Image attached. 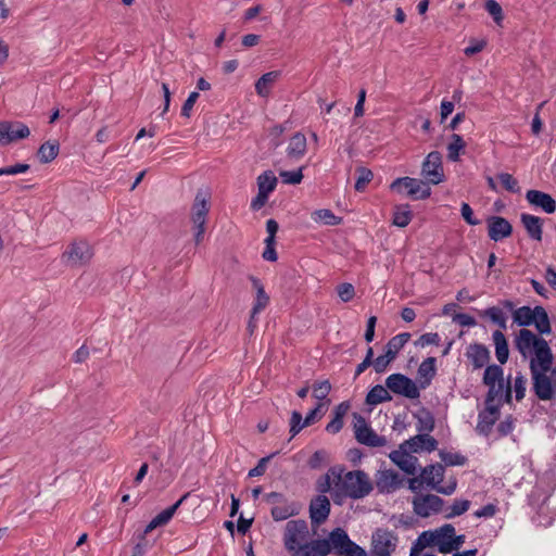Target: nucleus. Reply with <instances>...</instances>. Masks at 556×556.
<instances>
[{
  "mask_svg": "<svg viewBox=\"0 0 556 556\" xmlns=\"http://www.w3.org/2000/svg\"><path fill=\"white\" fill-rule=\"evenodd\" d=\"M330 472L337 479L334 482V501L340 497L359 500L369 495L374 489L368 475L363 470L348 471L342 476L343 469L332 467Z\"/></svg>",
  "mask_w": 556,
  "mask_h": 556,
  "instance_id": "f257e3e1",
  "label": "nucleus"
},
{
  "mask_svg": "<svg viewBox=\"0 0 556 556\" xmlns=\"http://www.w3.org/2000/svg\"><path fill=\"white\" fill-rule=\"evenodd\" d=\"M282 541L291 556H312L316 553L315 540H309L308 525L303 519L286 523Z\"/></svg>",
  "mask_w": 556,
  "mask_h": 556,
  "instance_id": "f03ea898",
  "label": "nucleus"
},
{
  "mask_svg": "<svg viewBox=\"0 0 556 556\" xmlns=\"http://www.w3.org/2000/svg\"><path fill=\"white\" fill-rule=\"evenodd\" d=\"M515 346L523 358L534 354L530 362L546 364L549 357L553 356L547 341L535 336L529 329H521L519 331L515 340Z\"/></svg>",
  "mask_w": 556,
  "mask_h": 556,
  "instance_id": "7ed1b4c3",
  "label": "nucleus"
},
{
  "mask_svg": "<svg viewBox=\"0 0 556 556\" xmlns=\"http://www.w3.org/2000/svg\"><path fill=\"white\" fill-rule=\"evenodd\" d=\"M481 317H488L500 327L498 330H495L492 334V339L495 345V355L500 364H505L509 357V350L507 340L502 330L506 329V316L502 308L497 306H491L483 312L480 313Z\"/></svg>",
  "mask_w": 556,
  "mask_h": 556,
  "instance_id": "20e7f679",
  "label": "nucleus"
},
{
  "mask_svg": "<svg viewBox=\"0 0 556 556\" xmlns=\"http://www.w3.org/2000/svg\"><path fill=\"white\" fill-rule=\"evenodd\" d=\"M514 321L521 327L535 326L540 334H549L552 327L548 315L543 306H521L513 314Z\"/></svg>",
  "mask_w": 556,
  "mask_h": 556,
  "instance_id": "39448f33",
  "label": "nucleus"
},
{
  "mask_svg": "<svg viewBox=\"0 0 556 556\" xmlns=\"http://www.w3.org/2000/svg\"><path fill=\"white\" fill-rule=\"evenodd\" d=\"M546 364L530 362L529 368L532 378V389L539 400L549 401L553 399L554 389L551 378L546 375L553 365V356Z\"/></svg>",
  "mask_w": 556,
  "mask_h": 556,
  "instance_id": "423d86ee",
  "label": "nucleus"
},
{
  "mask_svg": "<svg viewBox=\"0 0 556 556\" xmlns=\"http://www.w3.org/2000/svg\"><path fill=\"white\" fill-rule=\"evenodd\" d=\"M357 545L350 540L348 533L342 528H336L329 533L327 539H315L316 554L319 556H327L331 552L338 555H343L345 549H352Z\"/></svg>",
  "mask_w": 556,
  "mask_h": 556,
  "instance_id": "0eeeda50",
  "label": "nucleus"
},
{
  "mask_svg": "<svg viewBox=\"0 0 556 556\" xmlns=\"http://www.w3.org/2000/svg\"><path fill=\"white\" fill-rule=\"evenodd\" d=\"M93 257V249L85 239H75L68 243L61 255L62 263L68 267H83Z\"/></svg>",
  "mask_w": 556,
  "mask_h": 556,
  "instance_id": "6e6552de",
  "label": "nucleus"
},
{
  "mask_svg": "<svg viewBox=\"0 0 556 556\" xmlns=\"http://www.w3.org/2000/svg\"><path fill=\"white\" fill-rule=\"evenodd\" d=\"M210 212V195L206 191L199 190L191 207V220L194 225V241L199 244L205 233V224Z\"/></svg>",
  "mask_w": 556,
  "mask_h": 556,
  "instance_id": "1a4fd4ad",
  "label": "nucleus"
},
{
  "mask_svg": "<svg viewBox=\"0 0 556 556\" xmlns=\"http://www.w3.org/2000/svg\"><path fill=\"white\" fill-rule=\"evenodd\" d=\"M444 466L441 464L428 465L421 470V478L425 483L432 490L444 495H451L455 492L457 481L455 478L451 479L445 485H441L444 478Z\"/></svg>",
  "mask_w": 556,
  "mask_h": 556,
  "instance_id": "9d476101",
  "label": "nucleus"
},
{
  "mask_svg": "<svg viewBox=\"0 0 556 556\" xmlns=\"http://www.w3.org/2000/svg\"><path fill=\"white\" fill-rule=\"evenodd\" d=\"M390 189L397 193H403L405 190L406 194L415 200H425L431 194V188L428 182L407 176L396 178L390 185Z\"/></svg>",
  "mask_w": 556,
  "mask_h": 556,
  "instance_id": "9b49d317",
  "label": "nucleus"
},
{
  "mask_svg": "<svg viewBox=\"0 0 556 556\" xmlns=\"http://www.w3.org/2000/svg\"><path fill=\"white\" fill-rule=\"evenodd\" d=\"M353 419L354 434L358 443L370 447H381L387 444L386 437L377 434L361 414L354 413Z\"/></svg>",
  "mask_w": 556,
  "mask_h": 556,
  "instance_id": "f8f14e48",
  "label": "nucleus"
},
{
  "mask_svg": "<svg viewBox=\"0 0 556 556\" xmlns=\"http://www.w3.org/2000/svg\"><path fill=\"white\" fill-rule=\"evenodd\" d=\"M386 387L390 392L409 400H416L420 396V388L416 382L400 372L390 375L386 379Z\"/></svg>",
  "mask_w": 556,
  "mask_h": 556,
  "instance_id": "ddd939ff",
  "label": "nucleus"
},
{
  "mask_svg": "<svg viewBox=\"0 0 556 556\" xmlns=\"http://www.w3.org/2000/svg\"><path fill=\"white\" fill-rule=\"evenodd\" d=\"M397 542L399 538L393 531L378 528L372 533V556H391Z\"/></svg>",
  "mask_w": 556,
  "mask_h": 556,
  "instance_id": "4468645a",
  "label": "nucleus"
},
{
  "mask_svg": "<svg viewBox=\"0 0 556 556\" xmlns=\"http://www.w3.org/2000/svg\"><path fill=\"white\" fill-rule=\"evenodd\" d=\"M421 176L432 185L444 181L442 155L439 151H432L426 156L421 166Z\"/></svg>",
  "mask_w": 556,
  "mask_h": 556,
  "instance_id": "2eb2a0df",
  "label": "nucleus"
},
{
  "mask_svg": "<svg viewBox=\"0 0 556 556\" xmlns=\"http://www.w3.org/2000/svg\"><path fill=\"white\" fill-rule=\"evenodd\" d=\"M412 503L414 513L422 518L440 513L444 505V501L434 494L416 495Z\"/></svg>",
  "mask_w": 556,
  "mask_h": 556,
  "instance_id": "dca6fc26",
  "label": "nucleus"
},
{
  "mask_svg": "<svg viewBox=\"0 0 556 556\" xmlns=\"http://www.w3.org/2000/svg\"><path fill=\"white\" fill-rule=\"evenodd\" d=\"M30 135L27 125L22 122H1L0 123V144L7 146L13 141L25 139Z\"/></svg>",
  "mask_w": 556,
  "mask_h": 556,
  "instance_id": "f3484780",
  "label": "nucleus"
},
{
  "mask_svg": "<svg viewBox=\"0 0 556 556\" xmlns=\"http://www.w3.org/2000/svg\"><path fill=\"white\" fill-rule=\"evenodd\" d=\"M501 415V403L500 404H485L484 409L478 414V424L476 431L483 437H489L493 426L497 421Z\"/></svg>",
  "mask_w": 556,
  "mask_h": 556,
  "instance_id": "a211bd4d",
  "label": "nucleus"
},
{
  "mask_svg": "<svg viewBox=\"0 0 556 556\" xmlns=\"http://www.w3.org/2000/svg\"><path fill=\"white\" fill-rule=\"evenodd\" d=\"M330 508V501L326 495L319 494L313 497L308 508L312 526L318 527L324 523L329 517Z\"/></svg>",
  "mask_w": 556,
  "mask_h": 556,
  "instance_id": "6ab92c4d",
  "label": "nucleus"
},
{
  "mask_svg": "<svg viewBox=\"0 0 556 556\" xmlns=\"http://www.w3.org/2000/svg\"><path fill=\"white\" fill-rule=\"evenodd\" d=\"M404 479L392 469L379 470L376 475V486L379 493L390 494L403 485Z\"/></svg>",
  "mask_w": 556,
  "mask_h": 556,
  "instance_id": "aec40b11",
  "label": "nucleus"
},
{
  "mask_svg": "<svg viewBox=\"0 0 556 556\" xmlns=\"http://www.w3.org/2000/svg\"><path fill=\"white\" fill-rule=\"evenodd\" d=\"M410 453L412 452L406 446H403L402 443L399 450L390 453L389 457L405 473L415 475L418 459Z\"/></svg>",
  "mask_w": 556,
  "mask_h": 556,
  "instance_id": "412c9836",
  "label": "nucleus"
},
{
  "mask_svg": "<svg viewBox=\"0 0 556 556\" xmlns=\"http://www.w3.org/2000/svg\"><path fill=\"white\" fill-rule=\"evenodd\" d=\"M488 235L491 240L497 242L509 237L513 232L511 224L502 216H490L486 219Z\"/></svg>",
  "mask_w": 556,
  "mask_h": 556,
  "instance_id": "4be33fe9",
  "label": "nucleus"
},
{
  "mask_svg": "<svg viewBox=\"0 0 556 556\" xmlns=\"http://www.w3.org/2000/svg\"><path fill=\"white\" fill-rule=\"evenodd\" d=\"M526 199L531 205L540 207L547 214H553L556 211V201L551 194L546 192L533 189L528 190L526 193Z\"/></svg>",
  "mask_w": 556,
  "mask_h": 556,
  "instance_id": "5701e85b",
  "label": "nucleus"
},
{
  "mask_svg": "<svg viewBox=\"0 0 556 556\" xmlns=\"http://www.w3.org/2000/svg\"><path fill=\"white\" fill-rule=\"evenodd\" d=\"M403 446H406L412 453H418L420 451L432 452L437 450L438 441L429 434L418 433L405 440Z\"/></svg>",
  "mask_w": 556,
  "mask_h": 556,
  "instance_id": "b1692460",
  "label": "nucleus"
},
{
  "mask_svg": "<svg viewBox=\"0 0 556 556\" xmlns=\"http://www.w3.org/2000/svg\"><path fill=\"white\" fill-rule=\"evenodd\" d=\"M301 505L299 503L286 498L280 504L271 507L270 515L275 521H283L299 515Z\"/></svg>",
  "mask_w": 556,
  "mask_h": 556,
  "instance_id": "393cba45",
  "label": "nucleus"
},
{
  "mask_svg": "<svg viewBox=\"0 0 556 556\" xmlns=\"http://www.w3.org/2000/svg\"><path fill=\"white\" fill-rule=\"evenodd\" d=\"M441 542L438 541V535L434 530H427L419 534L417 540L413 543L409 556H419V554L427 547L437 546L440 552Z\"/></svg>",
  "mask_w": 556,
  "mask_h": 556,
  "instance_id": "a878e982",
  "label": "nucleus"
},
{
  "mask_svg": "<svg viewBox=\"0 0 556 556\" xmlns=\"http://www.w3.org/2000/svg\"><path fill=\"white\" fill-rule=\"evenodd\" d=\"M467 356L475 369L488 366L491 358L489 349L481 343L470 344L467 351Z\"/></svg>",
  "mask_w": 556,
  "mask_h": 556,
  "instance_id": "bb28decb",
  "label": "nucleus"
},
{
  "mask_svg": "<svg viewBox=\"0 0 556 556\" xmlns=\"http://www.w3.org/2000/svg\"><path fill=\"white\" fill-rule=\"evenodd\" d=\"M522 226L528 236L535 241H541L543 236V219L539 216L522 213L520 216Z\"/></svg>",
  "mask_w": 556,
  "mask_h": 556,
  "instance_id": "cd10ccee",
  "label": "nucleus"
},
{
  "mask_svg": "<svg viewBox=\"0 0 556 556\" xmlns=\"http://www.w3.org/2000/svg\"><path fill=\"white\" fill-rule=\"evenodd\" d=\"M307 149L306 137L302 132H295L288 144L287 155L291 160H300Z\"/></svg>",
  "mask_w": 556,
  "mask_h": 556,
  "instance_id": "c85d7f7f",
  "label": "nucleus"
},
{
  "mask_svg": "<svg viewBox=\"0 0 556 556\" xmlns=\"http://www.w3.org/2000/svg\"><path fill=\"white\" fill-rule=\"evenodd\" d=\"M249 279L256 291V296L252 307L253 315H258L269 304V296L265 292L264 286L258 278L250 276Z\"/></svg>",
  "mask_w": 556,
  "mask_h": 556,
  "instance_id": "c756f323",
  "label": "nucleus"
},
{
  "mask_svg": "<svg viewBox=\"0 0 556 556\" xmlns=\"http://www.w3.org/2000/svg\"><path fill=\"white\" fill-rule=\"evenodd\" d=\"M414 418L417 420L416 430L418 433L429 434L435 427V420L433 414L427 409L421 408L419 412L414 413Z\"/></svg>",
  "mask_w": 556,
  "mask_h": 556,
  "instance_id": "7c9ffc66",
  "label": "nucleus"
},
{
  "mask_svg": "<svg viewBox=\"0 0 556 556\" xmlns=\"http://www.w3.org/2000/svg\"><path fill=\"white\" fill-rule=\"evenodd\" d=\"M280 75V71H271L263 74L255 83L256 93L263 98L268 97L271 86L278 80Z\"/></svg>",
  "mask_w": 556,
  "mask_h": 556,
  "instance_id": "2f4dec72",
  "label": "nucleus"
},
{
  "mask_svg": "<svg viewBox=\"0 0 556 556\" xmlns=\"http://www.w3.org/2000/svg\"><path fill=\"white\" fill-rule=\"evenodd\" d=\"M435 358L427 357L418 367L417 374L420 378V389H426L435 376Z\"/></svg>",
  "mask_w": 556,
  "mask_h": 556,
  "instance_id": "473e14b6",
  "label": "nucleus"
},
{
  "mask_svg": "<svg viewBox=\"0 0 556 556\" xmlns=\"http://www.w3.org/2000/svg\"><path fill=\"white\" fill-rule=\"evenodd\" d=\"M409 339L410 333L408 332H403L392 337L384 346L386 357L392 358L394 361L399 352L404 348Z\"/></svg>",
  "mask_w": 556,
  "mask_h": 556,
  "instance_id": "72a5a7b5",
  "label": "nucleus"
},
{
  "mask_svg": "<svg viewBox=\"0 0 556 556\" xmlns=\"http://www.w3.org/2000/svg\"><path fill=\"white\" fill-rule=\"evenodd\" d=\"M392 396L390 390L381 384L374 386L366 395V404L377 406L378 404L390 402Z\"/></svg>",
  "mask_w": 556,
  "mask_h": 556,
  "instance_id": "f704fd0d",
  "label": "nucleus"
},
{
  "mask_svg": "<svg viewBox=\"0 0 556 556\" xmlns=\"http://www.w3.org/2000/svg\"><path fill=\"white\" fill-rule=\"evenodd\" d=\"M311 218L317 223L327 226H338L342 223V217H339L328 208L315 210L311 214Z\"/></svg>",
  "mask_w": 556,
  "mask_h": 556,
  "instance_id": "c9c22d12",
  "label": "nucleus"
},
{
  "mask_svg": "<svg viewBox=\"0 0 556 556\" xmlns=\"http://www.w3.org/2000/svg\"><path fill=\"white\" fill-rule=\"evenodd\" d=\"M510 386V377L507 379V381L502 380L496 382L495 384H492L489 388L486 395H485V404H495V401H497L496 404H502V394L506 390V387Z\"/></svg>",
  "mask_w": 556,
  "mask_h": 556,
  "instance_id": "e433bc0d",
  "label": "nucleus"
},
{
  "mask_svg": "<svg viewBox=\"0 0 556 556\" xmlns=\"http://www.w3.org/2000/svg\"><path fill=\"white\" fill-rule=\"evenodd\" d=\"M466 142L463 137L457 134H453L451 136V142L447 144V159L452 162H457L459 160L460 153L465 151Z\"/></svg>",
  "mask_w": 556,
  "mask_h": 556,
  "instance_id": "4c0bfd02",
  "label": "nucleus"
},
{
  "mask_svg": "<svg viewBox=\"0 0 556 556\" xmlns=\"http://www.w3.org/2000/svg\"><path fill=\"white\" fill-rule=\"evenodd\" d=\"M60 146L56 141L45 142L38 149L39 161L43 164L52 162L59 154Z\"/></svg>",
  "mask_w": 556,
  "mask_h": 556,
  "instance_id": "58836bf2",
  "label": "nucleus"
},
{
  "mask_svg": "<svg viewBox=\"0 0 556 556\" xmlns=\"http://www.w3.org/2000/svg\"><path fill=\"white\" fill-rule=\"evenodd\" d=\"M413 214L408 204L397 205L393 214V225L404 228L410 223Z\"/></svg>",
  "mask_w": 556,
  "mask_h": 556,
  "instance_id": "ea45409f",
  "label": "nucleus"
},
{
  "mask_svg": "<svg viewBox=\"0 0 556 556\" xmlns=\"http://www.w3.org/2000/svg\"><path fill=\"white\" fill-rule=\"evenodd\" d=\"M483 383L488 387L504 380V370L500 365L492 364L485 367L483 374Z\"/></svg>",
  "mask_w": 556,
  "mask_h": 556,
  "instance_id": "a19ab883",
  "label": "nucleus"
},
{
  "mask_svg": "<svg viewBox=\"0 0 556 556\" xmlns=\"http://www.w3.org/2000/svg\"><path fill=\"white\" fill-rule=\"evenodd\" d=\"M277 186V178L271 170H266L257 177V188L266 193H271Z\"/></svg>",
  "mask_w": 556,
  "mask_h": 556,
  "instance_id": "79ce46f5",
  "label": "nucleus"
},
{
  "mask_svg": "<svg viewBox=\"0 0 556 556\" xmlns=\"http://www.w3.org/2000/svg\"><path fill=\"white\" fill-rule=\"evenodd\" d=\"M439 456L445 466H464L468 462V458L465 455L444 450L439 452Z\"/></svg>",
  "mask_w": 556,
  "mask_h": 556,
  "instance_id": "37998d69",
  "label": "nucleus"
},
{
  "mask_svg": "<svg viewBox=\"0 0 556 556\" xmlns=\"http://www.w3.org/2000/svg\"><path fill=\"white\" fill-rule=\"evenodd\" d=\"M188 494H185L181 498H179L175 504L172 506L165 508L160 514H157L154 518L159 521L161 526L166 525L169 522V520L173 518L174 514L178 509V507L181 505V503L186 500Z\"/></svg>",
  "mask_w": 556,
  "mask_h": 556,
  "instance_id": "c03bdc74",
  "label": "nucleus"
},
{
  "mask_svg": "<svg viewBox=\"0 0 556 556\" xmlns=\"http://www.w3.org/2000/svg\"><path fill=\"white\" fill-rule=\"evenodd\" d=\"M470 507V501L468 500H455L452 506L448 508L445 517L447 519L455 518L465 514Z\"/></svg>",
  "mask_w": 556,
  "mask_h": 556,
  "instance_id": "a18cd8bd",
  "label": "nucleus"
},
{
  "mask_svg": "<svg viewBox=\"0 0 556 556\" xmlns=\"http://www.w3.org/2000/svg\"><path fill=\"white\" fill-rule=\"evenodd\" d=\"M465 539L466 536L464 534H454V536H452V539L448 540V542H441L442 544H440V553L448 554L453 551H458L460 546L465 543Z\"/></svg>",
  "mask_w": 556,
  "mask_h": 556,
  "instance_id": "49530a36",
  "label": "nucleus"
},
{
  "mask_svg": "<svg viewBox=\"0 0 556 556\" xmlns=\"http://www.w3.org/2000/svg\"><path fill=\"white\" fill-rule=\"evenodd\" d=\"M357 172H358V177L356 179L354 188L356 191L362 192L365 190L367 184H369L371 181L374 174L370 169L365 168V167H359L357 169Z\"/></svg>",
  "mask_w": 556,
  "mask_h": 556,
  "instance_id": "de8ad7c7",
  "label": "nucleus"
},
{
  "mask_svg": "<svg viewBox=\"0 0 556 556\" xmlns=\"http://www.w3.org/2000/svg\"><path fill=\"white\" fill-rule=\"evenodd\" d=\"M484 8L493 17L494 22L500 25L504 18L503 10L500 3L495 0H486Z\"/></svg>",
  "mask_w": 556,
  "mask_h": 556,
  "instance_id": "09e8293b",
  "label": "nucleus"
},
{
  "mask_svg": "<svg viewBox=\"0 0 556 556\" xmlns=\"http://www.w3.org/2000/svg\"><path fill=\"white\" fill-rule=\"evenodd\" d=\"M331 391L329 380L317 381L313 384V396L317 400H324Z\"/></svg>",
  "mask_w": 556,
  "mask_h": 556,
  "instance_id": "8fccbe9b",
  "label": "nucleus"
},
{
  "mask_svg": "<svg viewBox=\"0 0 556 556\" xmlns=\"http://www.w3.org/2000/svg\"><path fill=\"white\" fill-rule=\"evenodd\" d=\"M497 178L500 179L501 184L507 191L513 193H517L520 191L517 179H515L510 174L501 173L497 175Z\"/></svg>",
  "mask_w": 556,
  "mask_h": 556,
  "instance_id": "3c124183",
  "label": "nucleus"
},
{
  "mask_svg": "<svg viewBox=\"0 0 556 556\" xmlns=\"http://www.w3.org/2000/svg\"><path fill=\"white\" fill-rule=\"evenodd\" d=\"M526 386H527V379L520 371L517 372V375L515 377V381H514V391H515V397L518 402H520L526 395Z\"/></svg>",
  "mask_w": 556,
  "mask_h": 556,
  "instance_id": "603ef678",
  "label": "nucleus"
},
{
  "mask_svg": "<svg viewBox=\"0 0 556 556\" xmlns=\"http://www.w3.org/2000/svg\"><path fill=\"white\" fill-rule=\"evenodd\" d=\"M306 425L304 419L298 410H293L290 418V433L291 438L295 437Z\"/></svg>",
  "mask_w": 556,
  "mask_h": 556,
  "instance_id": "864d4df0",
  "label": "nucleus"
},
{
  "mask_svg": "<svg viewBox=\"0 0 556 556\" xmlns=\"http://www.w3.org/2000/svg\"><path fill=\"white\" fill-rule=\"evenodd\" d=\"M337 293L343 302H350L355 295V289L352 283L343 282L337 287Z\"/></svg>",
  "mask_w": 556,
  "mask_h": 556,
  "instance_id": "5fc2aeb1",
  "label": "nucleus"
},
{
  "mask_svg": "<svg viewBox=\"0 0 556 556\" xmlns=\"http://www.w3.org/2000/svg\"><path fill=\"white\" fill-rule=\"evenodd\" d=\"M441 342V338L438 332H427L421 334L418 340L415 342L417 346H426V345H439Z\"/></svg>",
  "mask_w": 556,
  "mask_h": 556,
  "instance_id": "6e6d98bb",
  "label": "nucleus"
},
{
  "mask_svg": "<svg viewBox=\"0 0 556 556\" xmlns=\"http://www.w3.org/2000/svg\"><path fill=\"white\" fill-rule=\"evenodd\" d=\"M277 453H273L268 456H265V457H262L257 465L250 469L249 470V473H248V477L249 478H252V477H260V476H263L266 471V467H267V463L270 460V458H273Z\"/></svg>",
  "mask_w": 556,
  "mask_h": 556,
  "instance_id": "4d7b16f0",
  "label": "nucleus"
},
{
  "mask_svg": "<svg viewBox=\"0 0 556 556\" xmlns=\"http://www.w3.org/2000/svg\"><path fill=\"white\" fill-rule=\"evenodd\" d=\"M280 176L285 184L298 185L303 179L302 168L298 170H285L280 173Z\"/></svg>",
  "mask_w": 556,
  "mask_h": 556,
  "instance_id": "13d9d810",
  "label": "nucleus"
},
{
  "mask_svg": "<svg viewBox=\"0 0 556 556\" xmlns=\"http://www.w3.org/2000/svg\"><path fill=\"white\" fill-rule=\"evenodd\" d=\"M434 532L438 535L439 542H448L455 534V528L451 523H445L439 529H435Z\"/></svg>",
  "mask_w": 556,
  "mask_h": 556,
  "instance_id": "bf43d9fd",
  "label": "nucleus"
},
{
  "mask_svg": "<svg viewBox=\"0 0 556 556\" xmlns=\"http://www.w3.org/2000/svg\"><path fill=\"white\" fill-rule=\"evenodd\" d=\"M336 481H337V479L333 478V476L331 475V472L329 470L325 476H323L318 480V482H317L318 492H320L321 494L325 495V493L330 491L332 482L334 483Z\"/></svg>",
  "mask_w": 556,
  "mask_h": 556,
  "instance_id": "052dcab7",
  "label": "nucleus"
},
{
  "mask_svg": "<svg viewBox=\"0 0 556 556\" xmlns=\"http://www.w3.org/2000/svg\"><path fill=\"white\" fill-rule=\"evenodd\" d=\"M392 362H393V359L389 358V357H386V354L383 353L382 355H379L378 357H376L371 365L374 367V370L377 374H382V372H384L388 369L389 365Z\"/></svg>",
  "mask_w": 556,
  "mask_h": 556,
  "instance_id": "680f3d73",
  "label": "nucleus"
},
{
  "mask_svg": "<svg viewBox=\"0 0 556 556\" xmlns=\"http://www.w3.org/2000/svg\"><path fill=\"white\" fill-rule=\"evenodd\" d=\"M29 169L28 164H15L11 166L0 167V176L4 175H17L22 173H26Z\"/></svg>",
  "mask_w": 556,
  "mask_h": 556,
  "instance_id": "e2e57ef3",
  "label": "nucleus"
},
{
  "mask_svg": "<svg viewBox=\"0 0 556 556\" xmlns=\"http://www.w3.org/2000/svg\"><path fill=\"white\" fill-rule=\"evenodd\" d=\"M460 213L468 225L476 226L480 224V220L473 217V211L468 203L464 202L462 204Z\"/></svg>",
  "mask_w": 556,
  "mask_h": 556,
  "instance_id": "0e129e2a",
  "label": "nucleus"
},
{
  "mask_svg": "<svg viewBox=\"0 0 556 556\" xmlns=\"http://www.w3.org/2000/svg\"><path fill=\"white\" fill-rule=\"evenodd\" d=\"M514 430V418L511 415L507 416L503 421H501L497 426V432L501 437H506L511 433Z\"/></svg>",
  "mask_w": 556,
  "mask_h": 556,
  "instance_id": "69168bd1",
  "label": "nucleus"
},
{
  "mask_svg": "<svg viewBox=\"0 0 556 556\" xmlns=\"http://www.w3.org/2000/svg\"><path fill=\"white\" fill-rule=\"evenodd\" d=\"M198 98H199V92H197V91H192L189 94V97L187 98V100L185 101V103L182 104V108H181L182 116L190 117L191 110H192L194 103L197 102Z\"/></svg>",
  "mask_w": 556,
  "mask_h": 556,
  "instance_id": "338daca9",
  "label": "nucleus"
},
{
  "mask_svg": "<svg viewBox=\"0 0 556 556\" xmlns=\"http://www.w3.org/2000/svg\"><path fill=\"white\" fill-rule=\"evenodd\" d=\"M497 509L498 508L495 504L490 503L476 510L473 515L477 518H491L496 514Z\"/></svg>",
  "mask_w": 556,
  "mask_h": 556,
  "instance_id": "774afa93",
  "label": "nucleus"
}]
</instances>
